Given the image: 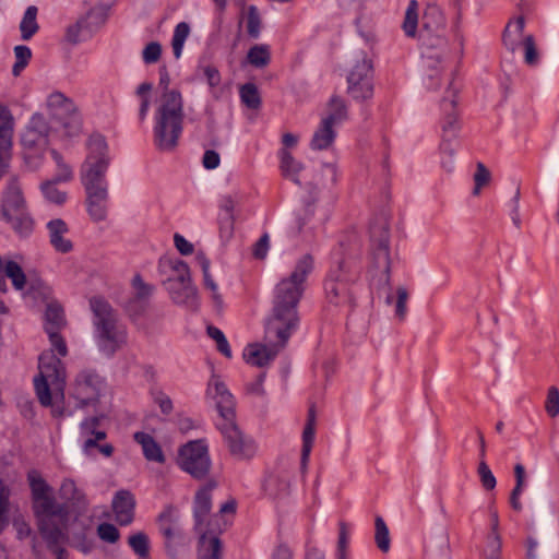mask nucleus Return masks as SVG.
I'll return each mask as SVG.
<instances>
[{
	"instance_id": "f257e3e1",
	"label": "nucleus",
	"mask_w": 559,
	"mask_h": 559,
	"mask_svg": "<svg viewBox=\"0 0 559 559\" xmlns=\"http://www.w3.org/2000/svg\"><path fill=\"white\" fill-rule=\"evenodd\" d=\"M314 269V258L310 253L301 255L292 273L275 287L272 314L267 319L269 334L282 340L290 337L299 324L298 304L306 289L307 278Z\"/></svg>"
},
{
	"instance_id": "f03ea898",
	"label": "nucleus",
	"mask_w": 559,
	"mask_h": 559,
	"mask_svg": "<svg viewBox=\"0 0 559 559\" xmlns=\"http://www.w3.org/2000/svg\"><path fill=\"white\" fill-rule=\"evenodd\" d=\"M27 480L40 535L56 554V559H67L68 552L60 547V544L64 540L62 526L68 520V506L56 500L52 487L46 483L37 471H29Z\"/></svg>"
},
{
	"instance_id": "7ed1b4c3",
	"label": "nucleus",
	"mask_w": 559,
	"mask_h": 559,
	"mask_svg": "<svg viewBox=\"0 0 559 559\" xmlns=\"http://www.w3.org/2000/svg\"><path fill=\"white\" fill-rule=\"evenodd\" d=\"M418 38L421 48L423 82L428 90H436L440 85L442 63L449 55L445 19L438 8L426 9Z\"/></svg>"
},
{
	"instance_id": "20e7f679",
	"label": "nucleus",
	"mask_w": 559,
	"mask_h": 559,
	"mask_svg": "<svg viewBox=\"0 0 559 559\" xmlns=\"http://www.w3.org/2000/svg\"><path fill=\"white\" fill-rule=\"evenodd\" d=\"M162 93L157 100L154 124V144L159 151L171 152L183 129V98L178 90L169 88L167 71L160 73Z\"/></svg>"
},
{
	"instance_id": "39448f33",
	"label": "nucleus",
	"mask_w": 559,
	"mask_h": 559,
	"mask_svg": "<svg viewBox=\"0 0 559 559\" xmlns=\"http://www.w3.org/2000/svg\"><path fill=\"white\" fill-rule=\"evenodd\" d=\"M359 248L360 243L355 235L348 237L347 243L344 240L340 242V259L324 283L325 298L334 307L348 310L355 307L352 285L357 281L358 272L347 263L346 258L357 257Z\"/></svg>"
},
{
	"instance_id": "423d86ee",
	"label": "nucleus",
	"mask_w": 559,
	"mask_h": 559,
	"mask_svg": "<svg viewBox=\"0 0 559 559\" xmlns=\"http://www.w3.org/2000/svg\"><path fill=\"white\" fill-rule=\"evenodd\" d=\"M370 275L371 284L378 290H385V304L393 302L391 294V255L389 225L384 219H379L370 226Z\"/></svg>"
},
{
	"instance_id": "0eeeda50",
	"label": "nucleus",
	"mask_w": 559,
	"mask_h": 559,
	"mask_svg": "<svg viewBox=\"0 0 559 559\" xmlns=\"http://www.w3.org/2000/svg\"><path fill=\"white\" fill-rule=\"evenodd\" d=\"M94 314L93 324L98 348L107 356H112L127 343V330L120 322L114 308L99 297L90 301Z\"/></svg>"
},
{
	"instance_id": "6e6552de",
	"label": "nucleus",
	"mask_w": 559,
	"mask_h": 559,
	"mask_svg": "<svg viewBox=\"0 0 559 559\" xmlns=\"http://www.w3.org/2000/svg\"><path fill=\"white\" fill-rule=\"evenodd\" d=\"M371 47L362 40L353 46L347 55V93L355 100H368L373 96V66Z\"/></svg>"
},
{
	"instance_id": "1a4fd4ad",
	"label": "nucleus",
	"mask_w": 559,
	"mask_h": 559,
	"mask_svg": "<svg viewBox=\"0 0 559 559\" xmlns=\"http://www.w3.org/2000/svg\"><path fill=\"white\" fill-rule=\"evenodd\" d=\"M215 486V481H210L197 492L194 499V528L200 534L198 559H221L222 556L221 540L211 528V490Z\"/></svg>"
},
{
	"instance_id": "9d476101",
	"label": "nucleus",
	"mask_w": 559,
	"mask_h": 559,
	"mask_svg": "<svg viewBox=\"0 0 559 559\" xmlns=\"http://www.w3.org/2000/svg\"><path fill=\"white\" fill-rule=\"evenodd\" d=\"M525 19L523 15L510 20L502 33V45L512 55H514L522 45L524 48V62L530 67L539 63V52L536 46L535 37L532 34H524Z\"/></svg>"
},
{
	"instance_id": "9b49d317",
	"label": "nucleus",
	"mask_w": 559,
	"mask_h": 559,
	"mask_svg": "<svg viewBox=\"0 0 559 559\" xmlns=\"http://www.w3.org/2000/svg\"><path fill=\"white\" fill-rule=\"evenodd\" d=\"M52 134V128L45 116L40 112L34 114L21 136L25 157H41L50 143Z\"/></svg>"
},
{
	"instance_id": "f8f14e48",
	"label": "nucleus",
	"mask_w": 559,
	"mask_h": 559,
	"mask_svg": "<svg viewBox=\"0 0 559 559\" xmlns=\"http://www.w3.org/2000/svg\"><path fill=\"white\" fill-rule=\"evenodd\" d=\"M39 376L34 379L35 391L43 406L51 405L50 382H63V365L52 353H43L38 359Z\"/></svg>"
},
{
	"instance_id": "ddd939ff",
	"label": "nucleus",
	"mask_w": 559,
	"mask_h": 559,
	"mask_svg": "<svg viewBox=\"0 0 559 559\" xmlns=\"http://www.w3.org/2000/svg\"><path fill=\"white\" fill-rule=\"evenodd\" d=\"M159 530L165 538V549L171 559H180L189 545V538L178 526V512L167 507L158 516Z\"/></svg>"
},
{
	"instance_id": "4468645a",
	"label": "nucleus",
	"mask_w": 559,
	"mask_h": 559,
	"mask_svg": "<svg viewBox=\"0 0 559 559\" xmlns=\"http://www.w3.org/2000/svg\"><path fill=\"white\" fill-rule=\"evenodd\" d=\"M46 108L49 115L58 120L68 136H75L81 132V118L74 103L60 92L47 97Z\"/></svg>"
},
{
	"instance_id": "2eb2a0df",
	"label": "nucleus",
	"mask_w": 559,
	"mask_h": 559,
	"mask_svg": "<svg viewBox=\"0 0 559 559\" xmlns=\"http://www.w3.org/2000/svg\"><path fill=\"white\" fill-rule=\"evenodd\" d=\"M179 466L197 479L205 477L211 468L206 444L202 440L190 441L180 448Z\"/></svg>"
},
{
	"instance_id": "dca6fc26",
	"label": "nucleus",
	"mask_w": 559,
	"mask_h": 559,
	"mask_svg": "<svg viewBox=\"0 0 559 559\" xmlns=\"http://www.w3.org/2000/svg\"><path fill=\"white\" fill-rule=\"evenodd\" d=\"M88 154L80 169V179H106L109 166L105 139L95 134L87 142Z\"/></svg>"
},
{
	"instance_id": "f3484780",
	"label": "nucleus",
	"mask_w": 559,
	"mask_h": 559,
	"mask_svg": "<svg viewBox=\"0 0 559 559\" xmlns=\"http://www.w3.org/2000/svg\"><path fill=\"white\" fill-rule=\"evenodd\" d=\"M218 429L224 437L230 455L239 461L252 459L257 453V444L252 438L241 431L236 423H219Z\"/></svg>"
},
{
	"instance_id": "a211bd4d",
	"label": "nucleus",
	"mask_w": 559,
	"mask_h": 559,
	"mask_svg": "<svg viewBox=\"0 0 559 559\" xmlns=\"http://www.w3.org/2000/svg\"><path fill=\"white\" fill-rule=\"evenodd\" d=\"M289 337L282 340L277 335L269 334V323L265 325L264 344L254 343L249 344L243 352L245 360L255 367H265L278 355V353L286 346Z\"/></svg>"
},
{
	"instance_id": "6ab92c4d",
	"label": "nucleus",
	"mask_w": 559,
	"mask_h": 559,
	"mask_svg": "<svg viewBox=\"0 0 559 559\" xmlns=\"http://www.w3.org/2000/svg\"><path fill=\"white\" fill-rule=\"evenodd\" d=\"M104 381L94 370H82L75 378L73 396L81 406L93 405L98 401Z\"/></svg>"
},
{
	"instance_id": "aec40b11",
	"label": "nucleus",
	"mask_w": 559,
	"mask_h": 559,
	"mask_svg": "<svg viewBox=\"0 0 559 559\" xmlns=\"http://www.w3.org/2000/svg\"><path fill=\"white\" fill-rule=\"evenodd\" d=\"M158 272L163 276L162 283L169 296L179 299L175 288L183 281L191 278L188 264L179 259L164 257L158 262Z\"/></svg>"
},
{
	"instance_id": "412c9836",
	"label": "nucleus",
	"mask_w": 559,
	"mask_h": 559,
	"mask_svg": "<svg viewBox=\"0 0 559 559\" xmlns=\"http://www.w3.org/2000/svg\"><path fill=\"white\" fill-rule=\"evenodd\" d=\"M14 118L10 109L0 104V178L7 173L11 158Z\"/></svg>"
},
{
	"instance_id": "4be33fe9",
	"label": "nucleus",
	"mask_w": 559,
	"mask_h": 559,
	"mask_svg": "<svg viewBox=\"0 0 559 559\" xmlns=\"http://www.w3.org/2000/svg\"><path fill=\"white\" fill-rule=\"evenodd\" d=\"M448 93L451 96L450 100L445 98L442 100V109L445 114L442 121V139L449 138L451 140L457 136L460 130L459 116L455 111L454 107L456 105L455 97L459 93V88H456L451 82L448 87Z\"/></svg>"
},
{
	"instance_id": "5701e85b",
	"label": "nucleus",
	"mask_w": 559,
	"mask_h": 559,
	"mask_svg": "<svg viewBox=\"0 0 559 559\" xmlns=\"http://www.w3.org/2000/svg\"><path fill=\"white\" fill-rule=\"evenodd\" d=\"M26 211V202L22 189L15 177H12L3 194L1 214L2 217Z\"/></svg>"
},
{
	"instance_id": "b1692460",
	"label": "nucleus",
	"mask_w": 559,
	"mask_h": 559,
	"mask_svg": "<svg viewBox=\"0 0 559 559\" xmlns=\"http://www.w3.org/2000/svg\"><path fill=\"white\" fill-rule=\"evenodd\" d=\"M214 389V399L216 401L217 411L222 417L221 423H236L235 401L227 390L226 385L217 379L210 385V390Z\"/></svg>"
},
{
	"instance_id": "393cba45",
	"label": "nucleus",
	"mask_w": 559,
	"mask_h": 559,
	"mask_svg": "<svg viewBox=\"0 0 559 559\" xmlns=\"http://www.w3.org/2000/svg\"><path fill=\"white\" fill-rule=\"evenodd\" d=\"M47 230L50 245L60 253H68L72 250V241L68 238L69 226L61 218H55L47 223Z\"/></svg>"
},
{
	"instance_id": "a878e982",
	"label": "nucleus",
	"mask_w": 559,
	"mask_h": 559,
	"mask_svg": "<svg viewBox=\"0 0 559 559\" xmlns=\"http://www.w3.org/2000/svg\"><path fill=\"white\" fill-rule=\"evenodd\" d=\"M135 499L128 490H119L112 499V510L120 525H129L134 518Z\"/></svg>"
},
{
	"instance_id": "bb28decb",
	"label": "nucleus",
	"mask_w": 559,
	"mask_h": 559,
	"mask_svg": "<svg viewBox=\"0 0 559 559\" xmlns=\"http://www.w3.org/2000/svg\"><path fill=\"white\" fill-rule=\"evenodd\" d=\"M60 497L79 514L85 513L88 501L85 493L76 487L72 479H64L59 489Z\"/></svg>"
},
{
	"instance_id": "cd10ccee",
	"label": "nucleus",
	"mask_w": 559,
	"mask_h": 559,
	"mask_svg": "<svg viewBox=\"0 0 559 559\" xmlns=\"http://www.w3.org/2000/svg\"><path fill=\"white\" fill-rule=\"evenodd\" d=\"M5 277H9L16 290L24 289L26 285V276L22 267L14 261H3L0 258V290L7 293L8 286Z\"/></svg>"
},
{
	"instance_id": "c85d7f7f",
	"label": "nucleus",
	"mask_w": 559,
	"mask_h": 559,
	"mask_svg": "<svg viewBox=\"0 0 559 559\" xmlns=\"http://www.w3.org/2000/svg\"><path fill=\"white\" fill-rule=\"evenodd\" d=\"M100 417L98 416L85 419L81 423L80 430L84 438L83 450L85 453H88L91 449L96 447L97 441H102L106 438V432L98 429Z\"/></svg>"
},
{
	"instance_id": "c756f323",
	"label": "nucleus",
	"mask_w": 559,
	"mask_h": 559,
	"mask_svg": "<svg viewBox=\"0 0 559 559\" xmlns=\"http://www.w3.org/2000/svg\"><path fill=\"white\" fill-rule=\"evenodd\" d=\"M316 436V411L311 407L308 411L307 421L302 431V448H301V459L300 465L301 471L305 472L309 462V456L311 453V449L313 445Z\"/></svg>"
},
{
	"instance_id": "7c9ffc66",
	"label": "nucleus",
	"mask_w": 559,
	"mask_h": 559,
	"mask_svg": "<svg viewBox=\"0 0 559 559\" xmlns=\"http://www.w3.org/2000/svg\"><path fill=\"white\" fill-rule=\"evenodd\" d=\"M289 487L290 477L285 473L270 474L263 484L264 492L273 499L286 497L289 493Z\"/></svg>"
},
{
	"instance_id": "2f4dec72",
	"label": "nucleus",
	"mask_w": 559,
	"mask_h": 559,
	"mask_svg": "<svg viewBox=\"0 0 559 559\" xmlns=\"http://www.w3.org/2000/svg\"><path fill=\"white\" fill-rule=\"evenodd\" d=\"M197 263L200 265L203 273V283L206 289L212 293V300L217 309L223 308V298L218 293V286L210 273V261L206 255L199 251L195 255Z\"/></svg>"
},
{
	"instance_id": "473e14b6",
	"label": "nucleus",
	"mask_w": 559,
	"mask_h": 559,
	"mask_svg": "<svg viewBox=\"0 0 559 559\" xmlns=\"http://www.w3.org/2000/svg\"><path fill=\"white\" fill-rule=\"evenodd\" d=\"M336 136L335 126L321 120L318 129L314 131L310 142V147L314 151L328 150L334 143Z\"/></svg>"
},
{
	"instance_id": "72a5a7b5",
	"label": "nucleus",
	"mask_w": 559,
	"mask_h": 559,
	"mask_svg": "<svg viewBox=\"0 0 559 559\" xmlns=\"http://www.w3.org/2000/svg\"><path fill=\"white\" fill-rule=\"evenodd\" d=\"M134 440L141 445L146 460L157 463L165 462V455L160 445L151 435L139 431L134 433Z\"/></svg>"
},
{
	"instance_id": "f704fd0d",
	"label": "nucleus",
	"mask_w": 559,
	"mask_h": 559,
	"mask_svg": "<svg viewBox=\"0 0 559 559\" xmlns=\"http://www.w3.org/2000/svg\"><path fill=\"white\" fill-rule=\"evenodd\" d=\"M175 290L179 296V299L170 296L171 300L177 304L185 306L191 310H195L199 306L198 290L192 284L191 278L183 281L181 285L176 286Z\"/></svg>"
},
{
	"instance_id": "c9c22d12",
	"label": "nucleus",
	"mask_w": 559,
	"mask_h": 559,
	"mask_svg": "<svg viewBox=\"0 0 559 559\" xmlns=\"http://www.w3.org/2000/svg\"><path fill=\"white\" fill-rule=\"evenodd\" d=\"M3 219L22 238L28 237L33 233L34 221L26 211L5 216Z\"/></svg>"
},
{
	"instance_id": "e433bc0d",
	"label": "nucleus",
	"mask_w": 559,
	"mask_h": 559,
	"mask_svg": "<svg viewBox=\"0 0 559 559\" xmlns=\"http://www.w3.org/2000/svg\"><path fill=\"white\" fill-rule=\"evenodd\" d=\"M108 193L86 194V207L90 216L95 222H100L107 215Z\"/></svg>"
},
{
	"instance_id": "4c0bfd02",
	"label": "nucleus",
	"mask_w": 559,
	"mask_h": 559,
	"mask_svg": "<svg viewBox=\"0 0 559 559\" xmlns=\"http://www.w3.org/2000/svg\"><path fill=\"white\" fill-rule=\"evenodd\" d=\"M66 326L63 309L57 302L47 305L45 311V331H61Z\"/></svg>"
},
{
	"instance_id": "58836bf2",
	"label": "nucleus",
	"mask_w": 559,
	"mask_h": 559,
	"mask_svg": "<svg viewBox=\"0 0 559 559\" xmlns=\"http://www.w3.org/2000/svg\"><path fill=\"white\" fill-rule=\"evenodd\" d=\"M246 62L257 69H264L271 62V50L266 44H257L252 46L246 56Z\"/></svg>"
},
{
	"instance_id": "ea45409f",
	"label": "nucleus",
	"mask_w": 559,
	"mask_h": 559,
	"mask_svg": "<svg viewBox=\"0 0 559 559\" xmlns=\"http://www.w3.org/2000/svg\"><path fill=\"white\" fill-rule=\"evenodd\" d=\"M346 118L347 107L345 102L338 96H332L328 104L326 115L322 120L328 121L333 126H337Z\"/></svg>"
},
{
	"instance_id": "a19ab883",
	"label": "nucleus",
	"mask_w": 559,
	"mask_h": 559,
	"mask_svg": "<svg viewBox=\"0 0 559 559\" xmlns=\"http://www.w3.org/2000/svg\"><path fill=\"white\" fill-rule=\"evenodd\" d=\"M302 169V164L297 162L286 148L281 151V170L286 178L300 185L298 176Z\"/></svg>"
},
{
	"instance_id": "79ce46f5",
	"label": "nucleus",
	"mask_w": 559,
	"mask_h": 559,
	"mask_svg": "<svg viewBox=\"0 0 559 559\" xmlns=\"http://www.w3.org/2000/svg\"><path fill=\"white\" fill-rule=\"evenodd\" d=\"M314 214V206L312 203H305L301 207H299L295 214L294 219L290 225V231L295 236L304 233L305 227H307L312 219Z\"/></svg>"
},
{
	"instance_id": "37998d69",
	"label": "nucleus",
	"mask_w": 559,
	"mask_h": 559,
	"mask_svg": "<svg viewBox=\"0 0 559 559\" xmlns=\"http://www.w3.org/2000/svg\"><path fill=\"white\" fill-rule=\"evenodd\" d=\"M108 9L109 8L104 4L97 5L92 8L86 15L82 17L85 20V29L88 36L105 24L108 16Z\"/></svg>"
},
{
	"instance_id": "c03bdc74",
	"label": "nucleus",
	"mask_w": 559,
	"mask_h": 559,
	"mask_svg": "<svg viewBox=\"0 0 559 559\" xmlns=\"http://www.w3.org/2000/svg\"><path fill=\"white\" fill-rule=\"evenodd\" d=\"M38 9L35 5H29L20 23L21 37L23 40L31 39L39 29L37 23Z\"/></svg>"
},
{
	"instance_id": "a18cd8bd",
	"label": "nucleus",
	"mask_w": 559,
	"mask_h": 559,
	"mask_svg": "<svg viewBox=\"0 0 559 559\" xmlns=\"http://www.w3.org/2000/svg\"><path fill=\"white\" fill-rule=\"evenodd\" d=\"M419 4L417 0H411L404 14L402 29L407 37L414 38L417 35L419 21Z\"/></svg>"
},
{
	"instance_id": "49530a36",
	"label": "nucleus",
	"mask_w": 559,
	"mask_h": 559,
	"mask_svg": "<svg viewBox=\"0 0 559 559\" xmlns=\"http://www.w3.org/2000/svg\"><path fill=\"white\" fill-rule=\"evenodd\" d=\"M152 91L153 84L150 82H143L136 87L134 92V95L139 100L138 115L140 121H144L147 117L152 104Z\"/></svg>"
},
{
	"instance_id": "de8ad7c7",
	"label": "nucleus",
	"mask_w": 559,
	"mask_h": 559,
	"mask_svg": "<svg viewBox=\"0 0 559 559\" xmlns=\"http://www.w3.org/2000/svg\"><path fill=\"white\" fill-rule=\"evenodd\" d=\"M58 183H60V181L53 179L46 180L41 182L40 191L48 202L61 206L67 202L68 193L67 191L60 190L57 187Z\"/></svg>"
},
{
	"instance_id": "09e8293b",
	"label": "nucleus",
	"mask_w": 559,
	"mask_h": 559,
	"mask_svg": "<svg viewBox=\"0 0 559 559\" xmlns=\"http://www.w3.org/2000/svg\"><path fill=\"white\" fill-rule=\"evenodd\" d=\"M374 542L377 547L384 554L391 548V538L389 527L382 516L377 515L374 519Z\"/></svg>"
},
{
	"instance_id": "8fccbe9b",
	"label": "nucleus",
	"mask_w": 559,
	"mask_h": 559,
	"mask_svg": "<svg viewBox=\"0 0 559 559\" xmlns=\"http://www.w3.org/2000/svg\"><path fill=\"white\" fill-rule=\"evenodd\" d=\"M240 99L243 105L250 109H258L261 106V96L259 90L253 83H246L239 91Z\"/></svg>"
},
{
	"instance_id": "3c124183",
	"label": "nucleus",
	"mask_w": 559,
	"mask_h": 559,
	"mask_svg": "<svg viewBox=\"0 0 559 559\" xmlns=\"http://www.w3.org/2000/svg\"><path fill=\"white\" fill-rule=\"evenodd\" d=\"M190 34V26L186 22H180L177 24L174 31V36L171 39V47L174 51V56L176 59H179L182 53L183 45L186 39Z\"/></svg>"
},
{
	"instance_id": "603ef678",
	"label": "nucleus",
	"mask_w": 559,
	"mask_h": 559,
	"mask_svg": "<svg viewBox=\"0 0 559 559\" xmlns=\"http://www.w3.org/2000/svg\"><path fill=\"white\" fill-rule=\"evenodd\" d=\"M128 545L140 557V559L148 557L150 539L144 532H138L129 536Z\"/></svg>"
},
{
	"instance_id": "864d4df0",
	"label": "nucleus",
	"mask_w": 559,
	"mask_h": 559,
	"mask_svg": "<svg viewBox=\"0 0 559 559\" xmlns=\"http://www.w3.org/2000/svg\"><path fill=\"white\" fill-rule=\"evenodd\" d=\"M440 153H441V167L447 173H452L454 170L455 147L453 146L451 139H449V138L442 139V141L440 143Z\"/></svg>"
},
{
	"instance_id": "5fc2aeb1",
	"label": "nucleus",
	"mask_w": 559,
	"mask_h": 559,
	"mask_svg": "<svg viewBox=\"0 0 559 559\" xmlns=\"http://www.w3.org/2000/svg\"><path fill=\"white\" fill-rule=\"evenodd\" d=\"M10 489L0 479V534L9 524L10 512Z\"/></svg>"
},
{
	"instance_id": "6e6d98bb",
	"label": "nucleus",
	"mask_w": 559,
	"mask_h": 559,
	"mask_svg": "<svg viewBox=\"0 0 559 559\" xmlns=\"http://www.w3.org/2000/svg\"><path fill=\"white\" fill-rule=\"evenodd\" d=\"M247 32L253 39H257L260 36L261 17L255 5H249L247 9Z\"/></svg>"
},
{
	"instance_id": "4d7b16f0",
	"label": "nucleus",
	"mask_w": 559,
	"mask_h": 559,
	"mask_svg": "<svg viewBox=\"0 0 559 559\" xmlns=\"http://www.w3.org/2000/svg\"><path fill=\"white\" fill-rule=\"evenodd\" d=\"M51 156L57 164V173L52 179L60 182L71 181L73 178L71 167L63 162L62 156L56 150H51Z\"/></svg>"
},
{
	"instance_id": "13d9d810",
	"label": "nucleus",
	"mask_w": 559,
	"mask_h": 559,
	"mask_svg": "<svg viewBox=\"0 0 559 559\" xmlns=\"http://www.w3.org/2000/svg\"><path fill=\"white\" fill-rule=\"evenodd\" d=\"M84 34H87V31L85 29V20L81 17L67 27L66 40L71 45H76L84 39Z\"/></svg>"
},
{
	"instance_id": "bf43d9fd",
	"label": "nucleus",
	"mask_w": 559,
	"mask_h": 559,
	"mask_svg": "<svg viewBox=\"0 0 559 559\" xmlns=\"http://www.w3.org/2000/svg\"><path fill=\"white\" fill-rule=\"evenodd\" d=\"M477 474L479 476V479H480V483H481V486L484 487V489H486V490L495 489V487L497 485L496 477L492 474V472L489 468L486 461L483 459L479 460L478 467H477Z\"/></svg>"
},
{
	"instance_id": "052dcab7",
	"label": "nucleus",
	"mask_w": 559,
	"mask_h": 559,
	"mask_svg": "<svg viewBox=\"0 0 559 559\" xmlns=\"http://www.w3.org/2000/svg\"><path fill=\"white\" fill-rule=\"evenodd\" d=\"M408 297H409V294L405 286L401 285V286L396 287L395 316L401 321H403L407 314Z\"/></svg>"
},
{
	"instance_id": "680f3d73",
	"label": "nucleus",
	"mask_w": 559,
	"mask_h": 559,
	"mask_svg": "<svg viewBox=\"0 0 559 559\" xmlns=\"http://www.w3.org/2000/svg\"><path fill=\"white\" fill-rule=\"evenodd\" d=\"M97 535L103 542L109 544H115L120 538L118 528L114 524L107 522L100 523L97 526Z\"/></svg>"
},
{
	"instance_id": "e2e57ef3",
	"label": "nucleus",
	"mask_w": 559,
	"mask_h": 559,
	"mask_svg": "<svg viewBox=\"0 0 559 559\" xmlns=\"http://www.w3.org/2000/svg\"><path fill=\"white\" fill-rule=\"evenodd\" d=\"M132 285L135 290V300L139 301L148 299L154 292V286L145 283L140 275L133 277Z\"/></svg>"
},
{
	"instance_id": "0e129e2a",
	"label": "nucleus",
	"mask_w": 559,
	"mask_h": 559,
	"mask_svg": "<svg viewBox=\"0 0 559 559\" xmlns=\"http://www.w3.org/2000/svg\"><path fill=\"white\" fill-rule=\"evenodd\" d=\"M490 181V171L486 168L483 163H478L476 166V171L474 174V182L475 187L473 190L474 195H478L480 193V189L488 185Z\"/></svg>"
},
{
	"instance_id": "69168bd1",
	"label": "nucleus",
	"mask_w": 559,
	"mask_h": 559,
	"mask_svg": "<svg viewBox=\"0 0 559 559\" xmlns=\"http://www.w3.org/2000/svg\"><path fill=\"white\" fill-rule=\"evenodd\" d=\"M86 194L108 193L106 179H81Z\"/></svg>"
},
{
	"instance_id": "338daca9",
	"label": "nucleus",
	"mask_w": 559,
	"mask_h": 559,
	"mask_svg": "<svg viewBox=\"0 0 559 559\" xmlns=\"http://www.w3.org/2000/svg\"><path fill=\"white\" fill-rule=\"evenodd\" d=\"M545 408L550 417L559 415V390L556 386L548 389Z\"/></svg>"
},
{
	"instance_id": "774afa93",
	"label": "nucleus",
	"mask_w": 559,
	"mask_h": 559,
	"mask_svg": "<svg viewBox=\"0 0 559 559\" xmlns=\"http://www.w3.org/2000/svg\"><path fill=\"white\" fill-rule=\"evenodd\" d=\"M162 55V46L157 41H151L142 52L143 61L147 64L156 63Z\"/></svg>"
}]
</instances>
